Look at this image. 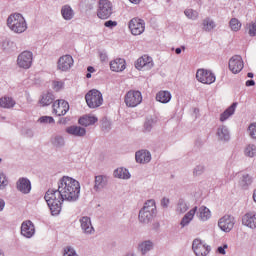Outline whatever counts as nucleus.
Wrapping results in <instances>:
<instances>
[{"mask_svg": "<svg viewBox=\"0 0 256 256\" xmlns=\"http://www.w3.org/2000/svg\"><path fill=\"white\" fill-rule=\"evenodd\" d=\"M80 193L81 184H79V181L69 176H63L58 181V189L47 190L44 199L52 215H59L63 201L75 203L79 200Z\"/></svg>", "mask_w": 256, "mask_h": 256, "instance_id": "nucleus-1", "label": "nucleus"}, {"mask_svg": "<svg viewBox=\"0 0 256 256\" xmlns=\"http://www.w3.org/2000/svg\"><path fill=\"white\" fill-rule=\"evenodd\" d=\"M157 216V206L155 200L151 199L145 202L143 208L139 211L138 219L140 223L147 225L151 223L153 219Z\"/></svg>", "mask_w": 256, "mask_h": 256, "instance_id": "nucleus-2", "label": "nucleus"}, {"mask_svg": "<svg viewBox=\"0 0 256 256\" xmlns=\"http://www.w3.org/2000/svg\"><path fill=\"white\" fill-rule=\"evenodd\" d=\"M7 25L14 33H25L27 22L20 13L11 14L7 19Z\"/></svg>", "mask_w": 256, "mask_h": 256, "instance_id": "nucleus-3", "label": "nucleus"}, {"mask_svg": "<svg viewBox=\"0 0 256 256\" xmlns=\"http://www.w3.org/2000/svg\"><path fill=\"white\" fill-rule=\"evenodd\" d=\"M85 101L90 109H97L103 105V94L97 89H92L86 93Z\"/></svg>", "mask_w": 256, "mask_h": 256, "instance_id": "nucleus-4", "label": "nucleus"}, {"mask_svg": "<svg viewBox=\"0 0 256 256\" xmlns=\"http://www.w3.org/2000/svg\"><path fill=\"white\" fill-rule=\"evenodd\" d=\"M113 15V3L109 0H99L97 17L98 19H109Z\"/></svg>", "mask_w": 256, "mask_h": 256, "instance_id": "nucleus-5", "label": "nucleus"}, {"mask_svg": "<svg viewBox=\"0 0 256 256\" xmlns=\"http://www.w3.org/2000/svg\"><path fill=\"white\" fill-rule=\"evenodd\" d=\"M142 101L143 95L137 90L128 91L124 98L126 107H137V105H141Z\"/></svg>", "mask_w": 256, "mask_h": 256, "instance_id": "nucleus-6", "label": "nucleus"}, {"mask_svg": "<svg viewBox=\"0 0 256 256\" xmlns=\"http://www.w3.org/2000/svg\"><path fill=\"white\" fill-rule=\"evenodd\" d=\"M17 65L20 69H31L33 65V52L23 51L17 57Z\"/></svg>", "mask_w": 256, "mask_h": 256, "instance_id": "nucleus-7", "label": "nucleus"}, {"mask_svg": "<svg viewBox=\"0 0 256 256\" xmlns=\"http://www.w3.org/2000/svg\"><path fill=\"white\" fill-rule=\"evenodd\" d=\"M128 27L132 35H143V33H145V20L140 18H132L128 23Z\"/></svg>", "mask_w": 256, "mask_h": 256, "instance_id": "nucleus-8", "label": "nucleus"}, {"mask_svg": "<svg viewBox=\"0 0 256 256\" xmlns=\"http://www.w3.org/2000/svg\"><path fill=\"white\" fill-rule=\"evenodd\" d=\"M192 249L196 256H208L211 252V246L203 243L201 239H194L192 242Z\"/></svg>", "mask_w": 256, "mask_h": 256, "instance_id": "nucleus-9", "label": "nucleus"}, {"mask_svg": "<svg viewBox=\"0 0 256 256\" xmlns=\"http://www.w3.org/2000/svg\"><path fill=\"white\" fill-rule=\"evenodd\" d=\"M196 79L200 83H204V85H211V83H215V74L209 70L199 69L196 73Z\"/></svg>", "mask_w": 256, "mask_h": 256, "instance_id": "nucleus-10", "label": "nucleus"}, {"mask_svg": "<svg viewBox=\"0 0 256 256\" xmlns=\"http://www.w3.org/2000/svg\"><path fill=\"white\" fill-rule=\"evenodd\" d=\"M218 227L221 229V231H224L225 233H229L235 227V217L231 215H225L218 221Z\"/></svg>", "mask_w": 256, "mask_h": 256, "instance_id": "nucleus-11", "label": "nucleus"}, {"mask_svg": "<svg viewBox=\"0 0 256 256\" xmlns=\"http://www.w3.org/2000/svg\"><path fill=\"white\" fill-rule=\"evenodd\" d=\"M153 65V58L148 55L140 57L135 63V67L138 71H149V69H153Z\"/></svg>", "mask_w": 256, "mask_h": 256, "instance_id": "nucleus-12", "label": "nucleus"}, {"mask_svg": "<svg viewBox=\"0 0 256 256\" xmlns=\"http://www.w3.org/2000/svg\"><path fill=\"white\" fill-rule=\"evenodd\" d=\"M52 108H53V113L58 115V117L67 115V112L69 111V102L65 100H56L53 103Z\"/></svg>", "mask_w": 256, "mask_h": 256, "instance_id": "nucleus-13", "label": "nucleus"}, {"mask_svg": "<svg viewBox=\"0 0 256 256\" xmlns=\"http://www.w3.org/2000/svg\"><path fill=\"white\" fill-rule=\"evenodd\" d=\"M243 67V58L240 55H235L232 58H230L229 69L235 75H237V73H241V71H243Z\"/></svg>", "mask_w": 256, "mask_h": 256, "instance_id": "nucleus-14", "label": "nucleus"}, {"mask_svg": "<svg viewBox=\"0 0 256 256\" xmlns=\"http://www.w3.org/2000/svg\"><path fill=\"white\" fill-rule=\"evenodd\" d=\"M80 227L84 235H94L95 234V228L93 227V224L91 223V217L89 216H83L79 219Z\"/></svg>", "mask_w": 256, "mask_h": 256, "instance_id": "nucleus-15", "label": "nucleus"}, {"mask_svg": "<svg viewBox=\"0 0 256 256\" xmlns=\"http://www.w3.org/2000/svg\"><path fill=\"white\" fill-rule=\"evenodd\" d=\"M16 189L23 195H29L31 193V180L25 177L19 178L16 182Z\"/></svg>", "mask_w": 256, "mask_h": 256, "instance_id": "nucleus-16", "label": "nucleus"}, {"mask_svg": "<svg viewBox=\"0 0 256 256\" xmlns=\"http://www.w3.org/2000/svg\"><path fill=\"white\" fill-rule=\"evenodd\" d=\"M21 235L26 239H31L35 235V224L31 220L24 221L21 225Z\"/></svg>", "mask_w": 256, "mask_h": 256, "instance_id": "nucleus-17", "label": "nucleus"}, {"mask_svg": "<svg viewBox=\"0 0 256 256\" xmlns=\"http://www.w3.org/2000/svg\"><path fill=\"white\" fill-rule=\"evenodd\" d=\"M73 57L71 55H64L58 59V69L60 71H69L73 67Z\"/></svg>", "mask_w": 256, "mask_h": 256, "instance_id": "nucleus-18", "label": "nucleus"}, {"mask_svg": "<svg viewBox=\"0 0 256 256\" xmlns=\"http://www.w3.org/2000/svg\"><path fill=\"white\" fill-rule=\"evenodd\" d=\"M136 163H150L151 162V152L148 150H139L135 154Z\"/></svg>", "mask_w": 256, "mask_h": 256, "instance_id": "nucleus-19", "label": "nucleus"}, {"mask_svg": "<svg viewBox=\"0 0 256 256\" xmlns=\"http://www.w3.org/2000/svg\"><path fill=\"white\" fill-rule=\"evenodd\" d=\"M66 133L68 135H73L74 137H85L87 135V130L81 126H69L66 128Z\"/></svg>", "mask_w": 256, "mask_h": 256, "instance_id": "nucleus-20", "label": "nucleus"}, {"mask_svg": "<svg viewBox=\"0 0 256 256\" xmlns=\"http://www.w3.org/2000/svg\"><path fill=\"white\" fill-rule=\"evenodd\" d=\"M242 225L249 227L250 229H256V216L255 213L249 212L242 218Z\"/></svg>", "mask_w": 256, "mask_h": 256, "instance_id": "nucleus-21", "label": "nucleus"}, {"mask_svg": "<svg viewBox=\"0 0 256 256\" xmlns=\"http://www.w3.org/2000/svg\"><path fill=\"white\" fill-rule=\"evenodd\" d=\"M110 69L111 71H115L116 73H121L125 71V59L123 58H116L115 60L110 62Z\"/></svg>", "mask_w": 256, "mask_h": 256, "instance_id": "nucleus-22", "label": "nucleus"}, {"mask_svg": "<svg viewBox=\"0 0 256 256\" xmlns=\"http://www.w3.org/2000/svg\"><path fill=\"white\" fill-rule=\"evenodd\" d=\"M216 135L219 141H229L231 139V133L229 132V128L225 125H221L218 127Z\"/></svg>", "mask_w": 256, "mask_h": 256, "instance_id": "nucleus-23", "label": "nucleus"}, {"mask_svg": "<svg viewBox=\"0 0 256 256\" xmlns=\"http://www.w3.org/2000/svg\"><path fill=\"white\" fill-rule=\"evenodd\" d=\"M97 121H99V119L95 116L84 115L81 118H79L78 123L82 127H89L91 125H95Z\"/></svg>", "mask_w": 256, "mask_h": 256, "instance_id": "nucleus-24", "label": "nucleus"}, {"mask_svg": "<svg viewBox=\"0 0 256 256\" xmlns=\"http://www.w3.org/2000/svg\"><path fill=\"white\" fill-rule=\"evenodd\" d=\"M196 213H197V206L192 208L188 213H186L183 216V218L180 222L181 227H187V225H189V223H191V221H193V218L195 217Z\"/></svg>", "mask_w": 256, "mask_h": 256, "instance_id": "nucleus-25", "label": "nucleus"}, {"mask_svg": "<svg viewBox=\"0 0 256 256\" xmlns=\"http://www.w3.org/2000/svg\"><path fill=\"white\" fill-rule=\"evenodd\" d=\"M108 179L107 176L98 175L95 177L94 191H101L104 187H107Z\"/></svg>", "mask_w": 256, "mask_h": 256, "instance_id": "nucleus-26", "label": "nucleus"}, {"mask_svg": "<svg viewBox=\"0 0 256 256\" xmlns=\"http://www.w3.org/2000/svg\"><path fill=\"white\" fill-rule=\"evenodd\" d=\"M61 15L65 21H71L75 17V12L71 6L64 5L61 8Z\"/></svg>", "mask_w": 256, "mask_h": 256, "instance_id": "nucleus-27", "label": "nucleus"}, {"mask_svg": "<svg viewBox=\"0 0 256 256\" xmlns=\"http://www.w3.org/2000/svg\"><path fill=\"white\" fill-rule=\"evenodd\" d=\"M153 246L154 244L151 240H145L138 245V251H140L141 255H147L149 251H152Z\"/></svg>", "mask_w": 256, "mask_h": 256, "instance_id": "nucleus-28", "label": "nucleus"}, {"mask_svg": "<svg viewBox=\"0 0 256 256\" xmlns=\"http://www.w3.org/2000/svg\"><path fill=\"white\" fill-rule=\"evenodd\" d=\"M54 101H55V95H53V93L51 92H48V93L42 94L39 103L42 107H48V105H51V103H53Z\"/></svg>", "mask_w": 256, "mask_h": 256, "instance_id": "nucleus-29", "label": "nucleus"}, {"mask_svg": "<svg viewBox=\"0 0 256 256\" xmlns=\"http://www.w3.org/2000/svg\"><path fill=\"white\" fill-rule=\"evenodd\" d=\"M235 109H237V103L234 102L230 107H228L221 115H220V121L221 123L227 121L231 117V115H234Z\"/></svg>", "mask_w": 256, "mask_h": 256, "instance_id": "nucleus-30", "label": "nucleus"}, {"mask_svg": "<svg viewBox=\"0 0 256 256\" xmlns=\"http://www.w3.org/2000/svg\"><path fill=\"white\" fill-rule=\"evenodd\" d=\"M156 101H159V103H169L171 101V92L169 91H159L156 94Z\"/></svg>", "mask_w": 256, "mask_h": 256, "instance_id": "nucleus-31", "label": "nucleus"}, {"mask_svg": "<svg viewBox=\"0 0 256 256\" xmlns=\"http://www.w3.org/2000/svg\"><path fill=\"white\" fill-rule=\"evenodd\" d=\"M114 177L116 179H131V173L126 168H117L114 170Z\"/></svg>", "mask_w": 256, "mask_h": 256, "instance_id": "nucleus-32", "label": "nucleus"}, {"mask_svg": "<svg viewBox=\"0 0 256 256\" xmlns=\"http://www.w3.org/2000/svg\"><path fill=\"white\" fill-rule=\"evenodd\" d=\"M15 103V100L11 97L0 98V107H3V109H12V107H15Z\"/></svg>", "mask_w": 256, "mask_h": 256, "instance_id": "nucleus-33", "label": "nucleus"}, {"mask_svg": "<svg viewBox=\"0 0 256 256\" xmlns=\"http://www.w3.org/2000/svg\"><path fill=\"white\" fill-rule=\"evenodd\" d=\"M2 49L3 51H6V53H13V51L17 49V46L15 45V42L6 39L2 42Z\"/></svg>", "mask_w": 256, "mask_h": 256, "instance_id": "nucleus-34", "label": "nucleus"}, {"mask_svg": "<svg viewBox=\"0 0 256 256\" xmlns=\"http://www.w3.org/2000/svg\"><path fill=\"white\" fill-rule=\"evenodd\" d=\"M251 183H253V178L249 174H244L239 181V185L242 189H249Z\"/></svg>", "mask_w": 256, "mask_h": 256, "instance_id": "nucleus-35", "label": "nucleus"}, {"mask_svg": "<svg viewBox=\"0 0 256 256\" xmlns=\"http://www.w3.org/2000/svg\"><path fill=\"white\" fill-rule=\"evenodd\" d=\"M199 218L201 221H207L208 219L211 218V210L205 206H201L199 208Z\"/></svg>", "mask_w": 256, "mask_h": 256, "instance_id": "nucleus-36", "label": "nucleus"}, {"mask_svg": "<svg viewBox=\"0 0 256 256\" xmlns=\"http://www.w3.org/2000/svg\"><path fill=\"white\" fill-rule=\"evenodd\" d=\"M177 213H187L189 211V205L185 202V199L180 198L176 206Z\"/></svg>", "mask_w": 256, "mask_h": 256, "instance_id": "nucleus-37", "label": "nucleus"}, {"mask_svg": "<svg viewBox=\"0 0 256 256\" xmlns=\"http://www.w3.org/2000/svg\"><path fill=\"white\" fill-rule=\"evenodd\" d=\"M155 123H157V120L153 118H147L144 122V131L145 133H151V130L153 127H155Z\"/></svg>", "mask_w": 256, "mask_h": 256, "instance_id": "nucleus-38", "label": "nucleus"}, {"mask_svg": "<svg viewBox=\"0 0 256 256\" xmlns=\"http://www.w3.org/2000/svg\"><path fill=\"white\" fill-rule=\"evenodd\" d=\"M51 143L54 147H63L65 145V138L63 136H53L51 138Z\"/></svg>", "mask_w": 256, "mask_h": 256, "instance_id": "nucleus-39", "label": "nucleus"}, {"mask_svg": "<svg viewBox=\"0 0 256 256\" xmlns=\"http://www.w3.org/2000/svg\"><path fill=\"white\" fill-rule=\"evenodd\" d=\"M202 25L204 31H212V29H215V22L211 18L204 19Z\"/></svg>", "mask_w": 256, "mask_h": 256, "instance_id": "nucleus-40", "label": "nucleus"}, {"mask_svg": "<svg viewBox=\"0 0 256 256\" xmlns=\"http://www.w3.org/2000/svg\"><path fill=\"white\" fill-rule=\"evenodd\" d=\"M184 15H186V17L188 19H191L192 21H196V19H199V12H197V10L186 9L184 11Z\"/></svg>", "mask_w": 256, "mask_h": 256, "instance_id": "nucleus-41", "label": "nucleus"}, {"mask_svg": "<svg viewBox=\"0 0 256 256\" xmlns=\"http://www.w3.org/2000/svg\"><path fill=\"white\" fill-rule=\"evenodd\" d=\"M244 153L246 155V157H255L256 155V146L253 144H249L245 150Z\"/></svg>", "mask_w": 256, "mask_h": 256, "instance_id": "nucleus-42", "label": "nucleus"}, {"mask_svg": "<svg viewBox=\"0 0 256 256\" xmlns=\"http://www.w3.org/2000/svg\"><path fill=\"white\" fill-rule=\"evenodd\" d=\"M63 256H79V254L72 246H66L63 248Z\"/></svg>", "mask_w": 256, "mask_h": 256, "instance_id": "nucleus-43", "label": "nucleus"}, {"mask_svg": "<svg viewBox=\"0 0 256 256\" xmlns=\"http://www.w3.org/2000/svg\"><path fill=\"white\" fill-rule=\"evenodd\" d=\"M229 25L232 31H239L241 29V22L237 18H232Z\"/></svg>", "mask_w": 256, "mask_h": 256, "instance_id": "nucleus-44", "label": "nucleus"}, {"mask_svg": "<svg viewBox=\"0 0 256 256\" xmlns=\"http://www.w3.org/2000/svg\"><path fill=\"white\" fill-rule=\"evenodd\" d=\"M203 173H205V165H203V164L197 165L193 169L194 177H199V176L203 175Z\"/></svg>", "mask_w": 256, "mask_h": 256, "instance_id": "nucleus-45", "label": "nucleus"}, {"mask_svg": "<svg viewBox=\"0 0 256 256\" xmlns=\"http://www.w3.org/2000/svg\"><path fill=\"white\" fill-rule=\"evenodd\" d=\"M101 127L102 131L109 133V131H111V122L107 118H104L102 119Z\"/></svg>", "mask_w": 256, "mask_h": 256, "instance_id": "nucleus-46", "label": "nucleus"}, {"mask_svg": "<svg viewBox=\"0 0 256 256\" xmlns=\"http://www.w3.org/2000/svg\"><path fill=\"white\" fill-rule=\"evenodd\" d=\"M9 182L7 181V176L3 172H0V189H5Z\"/></svg>", "mask_w": 256, "mask_h": 256, "instance_id": "nucleus-47", "label": "nucleus"}, {"mask_svg": "<svg viewBox=\"0 0 256 256\" xmlns=\"http://www.w3.org/2000/svg\"><path fill=\"white\" fill-rule=\"evenodd\" d=\"M40 123H44V124H51V123H55V119L52 116H42L39 118L38 120Z\"/></svg>", "mask_w": 256, "mask_h": 256, "instance_id": "nucleus-48", "label": "nucleus"}, {"mask_svg": "<svg viewBox=\"0 0 256 256\" xmlns=\"http://www.w3.org/2000/svg\"><path fill=\"white\" fill-rule=\"evenodd\" d=\"M249 135L252 139H256V123H252L248 127Z\"/></svg>", "mask_w": 256, "mask_h": 256, "instance_id": "nucleus-49", "label": "nucleus"}, {"mask_svg": "<svg viewBox=\"0 0 256 256\" xmlns=\"http://www.w3.org/2000/svg\"><path fill=\"white\" fill-rule=\"evenodd\" d=\"M250 37H256V22H252L249 24V31Z\"/></svg>", "mask_w": 256, "mask_h": 256, "instance_id": "nucleus-50", "label": "nucleus"}, {"mask_svg": "<svg viewBox=\"0 0 256 256\" xmlns=\"http://www.w3.org/2000/svg\"><path fill=\"white\" fill-rule=\"evenodd\" d=\"M52 85H53L54 91H61V89L65 84L62 81H53Z\"/></svg>", "mask_w": 256, "mask_h": 256, "instance_id": "nucleus-51", "label": "nucleus"}, {"mask_svg": "<svg viewBox=\"0 0 256 256\" xmlns=\"http://www.w3.org/2000/svg\"><path fill=\"white\" fill-rule=\"evenodd\" d=\"M104 26L108 29H113V27H117V21L108 20L104 23Z\"/></svg>", "mask_w": 256, "mask_h": 256, "instance_id": "nucleus-52", "label": "nucleus"}, {"mask_svg": "<svg viewBox=\"0 0 256 256\" xmlns=\"http://www.w3.org/2000/svg\"><path fill=\"white\" fill-rule=\"evenodd\" d=\"M229 246L227 244H224L223 246H219L217 248V253H219L220 255H226V251L225 249H227Z\"/></svg>", "mask_w": 256, "mask_h": 256, "instance_id": "nucleus-53", "label": "nucleus"}, {"mask_svg": "<svg viewBox=\"0 0 256 256\" xmlns=\"http://www.w3.org/2000/svg\"><path fill=\"white\" fill-rule=\"evenodd\" d=\"M99 58L102 63H105V61H107V59H109V57L107 56V52H105V51H102L99 53Z\"/></svg>", "mask_w": 256, "mask_h": 256, "instance_id": "nucleus-54", "label": "nucleus"}, {"mask_svg": "<svg viewBox=\"0 0 256 256\" xmlns=\"http://www.w3.org/2000/svg\"><path fill=\"white\" fill-rule=\"evenodd\" d=\"M169 203H170L169 198L164 197L161 200V207H163L164 209H167V207H169Z\"/></svg>", "mask_w": 256, "mask_h": 256, "instance_id": "nucleus-55", "label": "nucleus"}, {"mask_svg": "<svg viewBox=\"0 0 256 256\" xmlns=\"http://www.w3.org/2000/svg\"><path fill=\"white\" fill-rule=\"evenodd\" d=\"M253 86H255V80L246 81V87H253Z\"/></svg>", "mask_w": 256, "mask_h": 256, "instance_id": "nucleus-56", "label": "nucleus"}, {"mask_svg": "<svg viewBox=\"0 0 256 256\" xmlns=\"http://www.w3.org/2000/svg\"><path fill=\"white\" fill-rule=\"evenodd\" d=\"M5 209V200L0 198V211H3Z\"/></svg>", "mask_w": 256, "mask_h": 256, "instance_id": "nucleus-57", "label": "nucleus"}, {"mask_svg": "<svg viewBox=\"0 0 256 256\" xmlns=\"http://www.w3.org/2000/svg\"><path fill=\"white\" fill-rule=\"evenodd\" d=\"M181 49H182L183 51H185V46H182L181 48H176V49H175L176 55H181Z\"/></svg>", "mask_w": 256, "mask_h": 256, "instance_id": "nucleus-58", "label": "nucleus"}, {"mask_svg": "<svg viewBox=\"0 0 256 256\" xmlns=\"http://www.w3.org/2000/svg\"><path fill=\"white\" fill-rule=\"evenodd\" d=\"M87 71L88 73H95V68L93 66H88Z\"/></svg>", "mask_w": 256, "mask_h": 256, "instance_id": "nucleus-59", "label": "nucleus"}, {"mask_svg": "<svg viewBox=\"0 0 256 256\" xmlns=\"http://www.w3.org/2000/svg\"><path fill=\"white\" fill-rule=\"evenodd\" d=\"M26 133H27L28 137H33V131L31 129H28L26 131Z\"/></svg>", "mask_w": 256, "mask_h": 256, "instance_id": "nucleus-60", "label": "nucleus"}, {"mask_svg": "<svg viewBox=\"0 0 256 256\" xmlns=\"http://www.w3.org/2000/svg\"><path fill=\"white\" fill-rule=\"evenodd\" d=\"M129 1L130 3H134L135 5L141 2V0H129Z\"/></svg>", "mask_w": 256, "mask_h": 256, "instance_id": "nucleus-61", "label": "nucleus"}, {"mask_svg": "<svg viewBox=\"0 0 256 256\" xmlns=\"http://www.w3.org/2000/svg\"><path fill=\"white\" fill-rule=\"evenodd\" d=\"M247 77H249L250 79H253V77H254L253 72H249V73L247 74Z\"/></svg>", "mask_w": 256, "mask_h": 256, "instance_id": "nucleus-62", "label": "nucleus"}, {"mask_svg": "<svg viewBox=\"0 0 256 256\" xmlns=\"http://www.w3.org/2000/svg\"><path fill=\"white\" fill-rule=\"evenodd\" d=\"M86 77H87V79H91V72H88V73L86 74Z\"/></svg>", "mask_w": 256, "mask_h": 256, "instance_id": "nucleus-63", "label": "nucleus"}, {"mask_svg": "<svg viewBox=\"0 0 256 256\" xmlns=\"http://www.w3.org/2000/svg\"><path fill=\"white\" fill-rule=\"evenodd\" d=\"M0 256H5V252L0 249Z\"/></svg>", "mask_w": 256, "mask_h": 256, "instance_id": "nucleus-64", "label": "nucleus"}]
</instances>
